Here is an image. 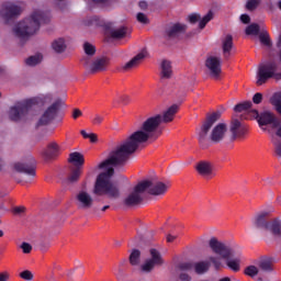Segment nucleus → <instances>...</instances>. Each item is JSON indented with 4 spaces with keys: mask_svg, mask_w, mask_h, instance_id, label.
I'll return each instance as SVG.
<instances>
[{
    "mask_svg": "<svg viewBox=\"0 0 281 281\" xmlns=\"http://www.w3.org/2000/svg\"><path fill=\"white\" fill-rule=\"evenodd\" d=\"M179 111V105L173 104L168 110H166L161 115H156L147 119L142 127L134 132L127 139H125L114 151H112L109 158L99 165V168L103 170L95 180L93 194L97 196H109V199H119L120 189L113 182H111V177H113L115 170L114 166H120L128 159L130 155H133L135 150L142 146L145 142H148L150 137H154L159 124L161 122L168 123L175 120Z\"/></svg>",
    "mask_w": 281,
    "mask_h": 281,
    "instance_id": "f257e3e1",
    "label": "nucleus"
},
{
    "mask_svg": "<svg viewBox=\"0 0 281 281\" xmlns=\"http://www.w3.org/2000/svg\"><path fill=\"white\" fill-rule=\"evenodd\" d=\"M53 100L54 95L52 93H45L19 101L9 109V120L12 122H27L34 117L33 106H45Z\"/></svg>",
    "mask_w": 281,
    "mask_h": 281,
    "instance_id": "f03ea898",
    "label": "nucleus"
},
{
    "mask_svg": "<svg viewBox=\"0 0 281 281\" xmlns=\"http://www.w3.org/2000/svg\"><path fill=\"white\" fill-rule=\"evenodd\" d=\"M50 19L52 13H49V11H43L41 9L34 10L30 16L13 26V36L20 38V41H25L30 38V36H34V34L41 30L43 23H49Z\"/></svg>",
    "mask_w": 281,
    "mask_h": 281,
    "instance_id": "7ed1b4c3",
    "label": "nucleus"
},
{
    "mask_svg": "<svg viewBox=\"0 0 281 281\" xmlns=\"http://www.w3.org/2000/svg\"><path fill=\"white\" fill-rule=\"evenodd\" d=\"M278 71V65L273 61L260 64L257 70V85L262 87L269 78H274L276 80H281V72Z\"/></svg>",
    "mask_w": 281,
    "mask_h": 281,
    "instance_id": "20e7f679",
    "label": "nucleus"
},
{
    "mask_svg": "<svg viewBox=\"0 0 281 281\" xmlns=\"http://www.w3.org/2000/svg\"><path fill=\"white\" fill-rule=\"evenodd\" d=\"M81 65H83L85 69L90 74H98V71H105L106 67H109V58L99 57L93 60L89 57H82Z\"/></svg>",
    "mask_w": 281,
    "mask_h": 281,
    "instance_id": "39448f33",
    "label": "nucleus"
},
{
    "mask_svg": "<svg viewBox=\"0 0 281 281\" xmlns=\"http://www.w3.org/2000/svg\"><path fill=\"white\" fill-rule=\"evenodd\" d=\"M147 188L148 183H138L134 190L127 196H125L123 201L124 205H127L128 207L138 205L140 201H144V192H146Z\"/></svg>",
    "mask_w": 281,
    "mask_h": 281,
    "instance_id": "423d86ee",
    "label": "nucleus"
},
{
    "mask_svg": "<svg viewBox=\"0 0 281 281\" xmlns=\"http://www.w3.org/2000/svg\"><path fill=\"white\" fill-rule=\"evenodd\" d=\"M60 104L63 101L60 99L56 100L50 104L42 114L37 122V126H47L56 115H58V111L60 110Z\"/></svg>",
    "mask_w": 281,
    "mask_h": 281,
    "instance_id": "0eeeda50",
    "label": "nucleus"
},
{
    "mask_svg": "<svg viewBox=\"0 0 281 281\" xmlns=\"http://www.w3.org/2000/svg\"><path fill=\"white\" fill-rule=\"evenodd\" d=\"M150 259H147L142 266L140 269L144 273H150L155 267H161L164 265V258H161V254L155 249H150Z\"/></svg>",
    "mask_w": 281,
    "mask_h": 281,
    "instance_id": "6e6552de",
    "label": "nucleus"
},
{
    "mask_svg": "<svg viewBox=\"0 0 281 281\" xmlns=\"http://www.w3.org/2000/svg\"><path fill=\"white\" fill-rule=\"evenodd\" d=\"M75 204L78 210H91L93 207V196L87 190H80L75 195Z\"/></svg>",
    "mask_w": 281,
    "mask_h": 281,
    "instance_id": "1a4fd4ad",
    "label": "nucleus"
},
{
    "mask_svg": "<svg viewBox=\"0 0 281 281\" xmlns=\"http://www.w3.org/2000/svg\"><path fill=\"white\" fill-rule=\"evenodd\" d=\"M140 183H147L146 192L148 194H151L153 196H161L166 192H168V189L170 188V183L161 182V181H150L145 180Z\"/></svg>",
    "mask_w": 281,
    "mask_h": 281,
    "instance_id": "9d476101",
    "label": "nucleus"
},
{
    "mask_svg": "<svg viewBox=\"0 0 281 281\" xmlns=\"http://www.w3.org/2000/svg\"><path fill=\"white\" fill-rule=\"evenodd\" d=\"M209 246L211 247L212 251L221 258H229L233 255L232 248L225 245L224 243L218 241L216 238H211L209 241Z\"/></svg>",
    "mask_w": 281,
    "mask_h": 281,
    "instance_id": "9b49d317",
    "label": "nucleus"
},
{
    "mask_svg": "<svg viewBox=\"0 0 281 281\" xmlns=\"http://www.w3.org/2000/svg\"><path fill=\"white\" fill-rule=\"evenodd\" d=\"M194 269L198 276H203L206 271L210 270V262L209 261H199L195 263L192 262H184L179 266L180 271H192Z\"/></svg>",
    "mask_w": 281,
    "mask_h": 281,
    "instance_id": "f8f14e48",
    "label": "nucleus"
},
{
    "mask_svg": "<svg viewBox=\"0 0 281 281\" xmlns=\"http://www.w3.org/2000/svg\"><path fill=\"white\" fill-rule=\"evenodd\" d=\"M221 117V112H215L206 117V121L203 123L201 128L198 131V137L200 142H203L207 134L210 133V128L214 126V123Z\"/></svg>",
    "mask_w": 281,
    "mask_h": 281,
    "instance_id": "ddd939ff",
    "label": "nucleus"
},
{
    "mask_svg": "<svg viewBox=\"0 0 281 281\" xmlns=\"http://www.w3.org/2000/svg\"><path fill=\"white\" fill-rule=\"evenodd\" d=\"M252 116L258 117V124L259 126H271L273 128L276 124L278 123V119L273 113L270 111H263L261 114H258V111L254 110L252 111Z\"/></svg>",
    "mask_w": 281,
    "mask_h": 281,
    "instance_id": "4468645a",
    "label": "nucleus"
},
{
    "mask_svg": "<svg viewBox=\"0 0 281 281\" xmlns=\"http://www.w3.org/2000/svg\"><path fill=\"white\" fill-rule=\"evenodd\" d=\"M267 216H269V212L267 211L257 213L251 220L252 227L255 229H270L271 221H268Z\"/></svg>",
    "mask_w": 281,
    "mask_h": 281,
    "instance_id": "2eb2a0df",
    "label": "nucleus"
},
{
    "mask_svg": "<svg viewBox=\"0 0 281 281\" xmlns=\"http://www.w3.org/2000/svg\"><path fill=\"white\" fill-rule=\"evenodd\" d=\"M22 9L15 3L7 2L2 5L0 14L4 21H10V19H14V16H19L21 14Z\"/></svg>",
    "mask_w": 281,
    "mask_h": 281,
    "instance_id": "dca6fc26",
    "label": "nucleus"
},
{
    "mask_svg": "<svg viewBox=\"0 0 281 281\" xmlns=\"http://www.w3.org/2000/svg\"><path fill=\"white\" fill-rule=\"evenodd\" d=\"M212 19H214V11H209L204 16H201V14L199 13H191L188 16L189 23H199L200 30H204L205 25H207V23L212 21Z\"/></svg>",
    "mask_w": 281,
    "mask_h": 281,
    "instance_id": "f3484780",
    "label": "nucleus"
},
{
    "mask_svg": "<svg viewBox=\"0 0 281 281\" xmlns=\"http://www.w3.org/2000/svg\"><path fill=\"white\" fill-rule=\"evenodd\" d=\"M205 67L213 78L221 76V57L209 56L205 61Z\"/></svg>",
    "mask_w": 281,
    "mask_h": 281,
    "instance_id": "a211bd4d",
    "label": "nucleus"
},
{
    "mask_svg": "<svg viewBox=\"0 0 281 281\" xmlns=\"http://www.w3.org/2000/svg\"><path fill=\"white\" fill-rule=\"evenodd\" d=\"M247 131V125L243 124L240 121L235 119L231 122L229 132L232 133L233 139L245 137Z\"/></svg>",
    "mask_w": 281,
    "mask_h": 281,
    "instance_id": "6ab92c4d",
    "label": "nucleus"
},
{
    "mask_svg": "<svg viewBox=\"0 0 281 281\" xmlns=\"http://www.w3.org/2000/svg\"><path fill=\"white\" fill-rule=\"evenodd\" d=\"M225 135H227V124L220 123L213 127L210 138L215 144H218V142H223V139H225Z\"/></svg>",
    "mask_w": 281,
    "mask_h": 281,
    "instance_id": "aec40b11",
    "label": "nucleus"
},
{
    "mask_svg": "<svg viewBox=\"0 0 281 281\" xmlns=\"http://www.w3.org/2000/svg\"><path fill=\"white\" fill-rule=\"evenodd\" d=\"M147 56H148V53L145 49H143L140 53L135 55L130 61L124 64L122 66V69H124V71H130V69H135V67H139V65H142V63H144V59Z\"/></svg>",
    "mask_w": 281,
    "mask_h": 281,
    "instance_id": "412c9836",
    "label": "nucleus"
},
{
    "mask_svg": "<svg viewBox=\"0 0 281 281\" xmlns=\"http://www.w3.org/2000/svg\"><path fill=\"white\" fill-rule=\"evenodd\" d=\"M147 56H148V53L145 49H143L140 53L135 55L130 61L124 64L122 66V69H124V71H130V69H135V67H139V65H142V63H144V59Z\"/></svg>",
    "mask_w": 281,
    "mask_h": 281,
    "instance_id": "4be33fe9",
    "label": "nucleus"
},
{
    "mask_svg": "<svg viewBox=\"0 0 281 281\" xmlns=\"http://www.w3.org/2000/svg\"><path fill=\"white\" fill-rule=\"evenodd\" d=\"M195 168L199 175L204 177V179H212L214 177V167L210 161H201L196 165Z\"/></svg>",
    "mask_w": 281,
    "mask_h": 281,
    "instance_id": "5701e85b",
    "label": "nucleus"
},
{
    "mask_svg": "<svg viewBox=\"0 0 281 281\" xmlns=\"http://www.w3.org/2000/svg\"><path fill=\"white\" fill-rule=\"evenodd\" d=\"M186 32V25L181 23H175V24H169L166 27L165 31V36L166 38H177L180 34H183Z\"/></svg>",
    "mask_w": 281,
    "mask_h": 281,
    "instance_id": "b1692460",
    "label": "nucleus"
},
{
    "mask_svg": "<svg viewBox=\"0 0 281 281\" xmlns=\"http://www.w3.org/2000/svg\"><path fill=\"white\" fill-rule=\"evenodd\" d=\"M14 170H16V172H22L23 175H27V177H36V169L32 165H27L24 162H16L14 165Z\"/></svg>",
    "mask_w": 281,
    "mask_h": 281,
    "instance_id": "393cba45",
    "label": "nucleus"
},
{
    "mask_svg": "<svg viewBox=\"0 0 281 281\" xmlns=\"http://www.w3.org/2000/svg\"><path fill=\"white\" fill-rule=\"evenodd\" d=\"M234 47V40L232 35H226L222 41V49L225 58L232 56V49Z\"/></svg>",
    "mask_w": 281,
    "mask_h": 281,
    "instance_id": "a878e982",
    "label": "nucleus"
},
{
    "mask_svg": "<svg viewBox=\"0 0 281 281\" xmlns=\"http://www.w3.org/2000/svg\"><path fill=\"white\" fill-rule=\"evenodd\" d=\"M160 76L168 80V78H172V64L168 60H162L160 64Z\"/></svg>",
    "mask_w": 281,
    "mask_h": 281,
    "instance_id": "bb28decb",
    "label": "nucleus"
},
{
    "mask_svg": "<svg viewBox=\"0 0 281 281\" xmlns=\"http://www.w3.org/2000/svg\"><path fill=\"white\" fill-rule=\"evenodd\" d=\"M59 153L60 147L58 146V144L50 143L47 146V149L44 151V157H46L47 159H54V157H56V155H58Z\"/></svg>",
    "mask_w": 281,
    "mask_h": 281,
    "instance_id": "cd10ccee",
    "label": "nucleus"
},
{
    "mask_svg": "<svg viewBox=\"0 0 281 281\" xmlns=\"http://www.w3.org/2000/svg\"><path fill=\"white\" fill-rule=\"evenodd\" d=\"M68 161L80 168V166L85 164V156L78 151H75L69 155Z\"/></svg>",
    "mask_w": 281,
    "mask_h": 281,
    "instance_id": "c85d7f7f",
    "label": "nucleus"
},
{
    "mask_svg": "<svg viewBox=\"0 0 281 281\" xmlns=\"http://www.w3.org/2000/svg\"><path fill=\"white\" fill-rule=\"evenodd\" d=\"M128 34H131V30L125 26H121L111 31L112 38H125V36H128Z\"/></svg>",
    "mask_w": 281,
    "mask_h": 281,
    "instance_id": "c756f323",
    "label": "nucleus"
},
{
    "mask_svg": "<svg viewBox=\"0 0 281 281\" xmlns=\"http://www.w3.org/2000/svg\"><path fill=\"white\" fill-rule=\"evenodd\" d=\"M52 47H53L54 52H56L57 54H63V52L65 49H67V44L65 43V38L59 37V38L55 40L52 43Z\"/></svg>",
    "mask_w": 281,
    "mask_h": 281,
    "instance_id": "7c9ffc66",
    "label": "nucleus"
},
{
    "mask_svg": "<svg viewBox=\"0 0 281 281\" xmlns=\"http://www.w3.org/2000/svg\"><path fill=\"white\" fill-rule=\"evenodd\" d=\"M25 63L29 67H36V65H41L43 63V55L35 54L25 59Z\"/></svg>",
    "mask_w": 281,
    "mask_h": 281,
    "instance_id": "2f4dec72",
    "label": "nucleus"
},
{
    "mask_svg": "<svg viewBox=\"0 0 281 281\" xmlns=\"http://www.w3.org/2000/svg\"><path fill=\"white\" fill-rule=\"evenodd\" d=\"M83 50L86 56H83V58H91V56L95 55V46L89 42H86L83 44Z\"/></svg>",
    "mask_w": 281,
    "mask_h": 281,
    "instance_id": "473e14b6",
    "label": "nucleus"
},
{
    "mask_svg": "<svg viewBox=\"0 0 281 281\" xmlns=\"http://www.w3.org/2000/svg\"><path fill=\"white\" fill-rule=\"evenodd\" d=\"M271 104L277 109L278 113L281 115V92H277L270 99Z\"/></svg>",
    "mask_w": 281,
    "mask_h": 281,
    "instance_id": "72a5a7b5",
    "label": "nucleus"
},
{
    "mask_svg": "<svg viewBox=\"0 0 281 281\" xmlns=\"http://www.w3.org/2000/svg\"><path fill=\"white\" fill-rule=\"evenodd\" d=\"M80 175H82V169H80V167H77L70 172L68 177V183H76L78 179H80Z\"/></svg>",
    "mask_w": 281,
    "mask_h": 281,
    "instance_id": "f704fd0d",
    "label": "nucleus"
},
{
    "mask_svg": "<svg viewBox=\"0 0 281 281\" xmlns=\"http://www.w3.org/2000/svg\"><path fill=\"white\" fill-rule=\"evenodd\" d=\"M259 40L262 45H266L267 47H271V38L269 37V33L267 30L261 29V32L259 34Z\"/></svg>",
    "mask_w": 281,
    "mask_h": 281,
    "instance_id": "c9c22d12",
    "label": "nucleus"
},
{
    "mask_svg": "<svg viewBox=\"0 0 281 281\" xmlns=\"http://www.w3.org/2000/svg\"><path fill=\"white\" fill-rule=\"evenodd\" d=\"M246 34L248 36H258L260 34V25L252 23L246 27Z\"/></svg>",
    "mask_w": 281,
    "mask_h": 281,
    "instance_id": "e433bc0d",
    "label": "nucleus"
},
{
    "mask_svg": "<svg viewBox=\"0 0 281 281\" xmlns=\"http://www.w3.org/2000/svg\"><path fill=\"white\" fill-rule=\"evenodd\" d=\"M142 257V252L137 249L132 250L130 255V262L133 265V267H136V265H139V258Z\"/></svg>",
    "mask_w": 281,
    "mask_h": 281,
    "instance_id": "4c0bfd02",
    "label": "nucleus"
},
{
    "mask_svg": "<svg viewBox=\"0 0 281 281\" xmlns=\"http://www.w3.org/2000/svg\"><path fill=\"white\" fill-rule=\"evenodd\" d=\"M270 232L274 233L277 236H280L281 234V224L280 221L274 220V221H270Z\"/></svg>",
    "mask_w": 281,
    "mask_h": 281,
    "instance_id": "58836bf2",
    "label": "nucleus"
},
{
    "mask_svg": "<svg viewBox=\"0 0 281 281\" xmlns=\"http://www.w3.org/2000/svg\"><path fill=\"white\" fill-rule=\"evenodd\" d=\"M259 268L261 271H271L272 266H271V259L265 258L259 261Z\"/></svg>",
    "mask_w": 281,
    "mask_h": 281,
    "instance_id": "ea45409f",
    "label": "nucleus"
},
{
    "mask_svg": "<svg viewBox=\"0 0 281 281\" xmlns=\"http://www.w3.org/2000/svg\"><path fill=\"white\" fill-rule=\"evenodd\" d=\"M226 265L232 271H240V261L238 259H228Z\"/></svg>",
    "mask_w": 281,
    "mask_h": 281,
    "instance_id": "a19ab883",
    "label": "nucleus"
},
{
    "mask_svg": "<svg viewBox=\"0 0 281 281\" xmlns=\"http://www.w3.org/2000/svg\"><path fill=\"white\" fill-rule=\"evenodd\" d=\"M248 109H251V102L250 101H246L244 103H239L235 106V111L237 113H241V111H248Z\"/></svg>",
    "mask_w": 281,
    "mask_h": 281,
    "instance_id": "79ce46f5",
    "label": "nucleus"
},
{
    "mask_svg": "<svg viewBox=\"0 0 281 281\" xmlns=\"http://www.w3.org/2000/svg\"><path fill=\"white\" fill-rule=\"evenodd\" d=\"M260 5V0H247L246 2V9L249 10V12H254L256 8Z\"/></svg>",
    "mask_w": 281,
    "mask_h": 281,
    "instance_id": "37998d69",
    "label": "nucleus"
},
{
    "mask_svg": "<svg viewBox=\"0 0 281 281\" xmlns=\"http://www.w3.org/2000/svg\"><path fill=\"white\" fill-rule=\"evenodd\" d=\"M245 273H246V276L254 278V277L258 276V267L249 266L246 268Z\"/></svg>",
    "mask_w": 281,
    "mask_h": 281,
    "instance_id": "c03bdc74",
    "label": "nucleus"
},
{
    "mask_svg": "<svg viewBox=\"0 0 281 281\" xmlns=\"http://www.w3.org/2000/svg\"><path fill=\"white\" fill-rule=\"evenodd\" d=\"M20 278H22V280L32 281L34 280V273L30 270H24L20 273Z\"/></svg>",
    "mask_w": 281,
    "mask_h": 281,
    "instance_id": "a18cd8bd",
    "label": "nucleus"
},
{
    "mask_svg": "<svg viewBox=\"0 0 281 281\" xmlns=\"http://www.w3.org/2000/svg\"><path fill=\"white\" fill-rule=\"evenodd\" d=\"M272 131H274L276 132V136L280 137V139H281V122H280V120L277 121L274 126H272Z\"/></svg>",
    "mask_w": 281,
    "mask_h": 281,
    "instance_id": "49530a36",
    "label": "nucleus"
},
{
    "mask_svg": "<svg viewBox=\"0 0 281 281\" xmlns=\"http://www.w3.org/2000/svg\"><path fill=\"white\" fill-rule=\"evenodd\" d=\"M136 19H137L138 23H143L144 25H146V23H148V16H146V14H144V13H137Z\"/></svg>",
    "mask_w": 281,
    "mask_h": 281,
    "instance_id": "de8ad7c7",
    "label": "nucleus"
},
{
    "mask_svg": "<svg viewBox=\"0 0 281 281\" xmlns=\"http://www.w3.org/2000/svg\"><path fill=\"white\" fill-rule=\"evenodd\" d=\"M23 250V254H30L32 251V245H30L29 243H22L20 246Z\"/></svg>",
    "mask_w": 281,
    "mask_h": 281,
    "instance_id": "09e8293b",
    "label": "nucleus"
},
{
    "mask_svg": "<svg viewBox=\"0 0 281 281\" xmlns=\"http://www.w3.org/2000/svg\"><path fill=\"white\" fill-rule=\"evenodd\" d=\"M103 121H104V116H102L100 114H95L92 117V124H94V125L102 124Z\"/></svg>",
    "mask_w": 281,
    "mask_h": 281,
    "instance_id": "8fccbe9b",
    "label": "nucleus"
},
{
    "mask_svg": "<svg viewBox=\"0 0 281 281\" xmlns=\"http://www.w3.org/2000/svg\"><path fill=\"white\" fill-rule=\"evenodd\" d=\"M252 102L255 104H260L262 102V93L257 92L252 98Z\"/></svg>",
    "mask_w": 281,
    "mask_h": 281,
    "instance_id": "3c124183",
    "label": "nucleus"
},
{
    "mask_svg": "<svg viewBox=\"0 0 281 281\" xmlns=\"http://www.w3.org/2000/svg\"><path fill=\"white\" fill-rule=\"evenodd\" d=\"M210 260L214 265L215 269H220L221 268V259L211 257Z\"/></svg>",
    "mask_w": 281,
    "mask_h": 281,
    "instance_id": "603ef678",
    "label": "nucleus"
},
{
    "mask_svg": "<svg viewBox=\"0 0 281 281\" xmlns=\"http://www.w3.org/2000/svg\"><path fill=\"white\" fill-rule=\"evenodd\" d=\"M180 280L182 281H191L192 280V277H190L188 273L186 272H182L180 273Z\"/></svg>",
    "mask_w": 281,
    "mask_h": 281,
    "instance_id": "864d4df0",
    "label": "nucleus"
},
{
    "mask_svg": "<svg viewBox=\"0 0 281 281\" xmlns=\"http://www.w3.org/2000/svg\"><path fill=\"white\" fill-rule=\"evenodd\" d=\"M120 101L122 102V104H128V102H131V97L124 94L120 98Z\"/></svg>",
    "mask_w": 281,
    "mask_h": 281,
    "instance_id": "5fc2aeb1",
    "label": "nucleus"
},
{
    "mask_svg": "<svg viewBox=\"0 0 281 281\" xmlns=\"http://www.w3.org/2000/svg\"><path fill=\"white\" fill-rule=\"evenodd\" d=\"M240 21H241V23L247 24L251 21V18H249V15H247V14H241L240 15Z\"/></svg>",
    "mask_w": 281,
    "mask_h": 281,
    "instance_id": "6e6d98bb",
    "label": "nucleus"
},
{
    "mask_svg": "<svg viewBox=\"0 0 281 281\" xmlns=\"http://www.w3.org/2000/svg\"><path fill=\"white\" fill-rule=\"evenodd\" d=\"M82 116V111L75 109L72 112L74 120H78V117Z\"/></svg>",
    "mask_w": 281,
    "mask_h": 281,
    "instance_id": "4d7b16f0",
    "label": "nucleus"
},
{
    "mask_svg": "<svg viewBox=\"0 0 281 281\" xmlns=\"http://www.w3.org/2000/svg\"><path fill=\"white\" fill-rule=\"evenodd\" d=\"M273 144L276 146L277 155L281 157V143H278L277 140H273Z\"/></svg>",
    "mask_w": 281,
    "mask_h": 281,
    "instance_id": "13d9d810",
    "label": "nucleus"
},
{
    "mask_svg": "<svg viewBox=\"0 0 281 281\" xmlns=\"http://www.w3.org/2000/svg\"><path fill=\"white\" fill-rule=\"evenodd\" d=\"M88 139H90L91 144H95V142H98V135H95L94 133H90Z\"/></svg>",
    "mask_w": 281,
    "mask_h": 281,
    "instance_id": "bf43d9fd",
    "label": "nucleus"
},
{
    "mask_svg": "<svg viewBox=\"0 0 281 281\" xmlns=\"http://www.w3.org/2000/svg\"><path fill=\"white\" fill-rule=\"evenodd\" d=\"M25 212V207L23 206H18L14 209V214H23Z\"/></svg>",
    "mask_w": 281,
    "mask_h": 281,
    "instance_id": "052dcab7",
    "label": "nucleus"
},
{
    "mask_svg": "<svg viewBox=\"0 0 281 281\" xmlns=\"http://www.w3.org/2000/svg\"><path fill=\"white\" fill-rule=\"evenodd\" d=\"M138 5L140 10H146V8H148V3L146 1H140Z\"/></svg>",
    "mask_w": 281,
    "mask_h": 281,
    "instance_id": "680f3d73",
    "label": "nucleus"
},
{
    "mask_svg": "<svg viewBox=\"0 0 281 281\" xmlns=\"http://www.w3.org/2000/svg\"><path fill=\"white\" fill-rule=\"evenodd\" d=\"M176 239H177V236H175V235L167 236V243H175Z\"/></svg>",
    "mask_w": 281,
    "mask_h": 281,
    "instance_id": "e2e57ef3",
    "label": "nucleus"
},
{
    "mask_svg": "<svg viewBox=\"0 0 281 281\" xmlns=\"http://www.w3.org/2000/svg\"><path fill=\"white\" fill-rule=\"evenodd\" d=\"M9 278L8 273H0V281H8Z\"/></svg>",
    "mask_w": 281,
    "mask_h": 281,
    "instance_id": "0e129e2a",
    "label": "nucleus"
},
{
    "mask_svg": "<svg viewBox=\"0 0 281 281\" xmlns=\"http://www.w3.org/2000/svg\"><path fill=\"white\" fill-rule=\"evenodd\" d=\"M81 135H82V137H83L85 139H88L89 136L91 135V133H87V131L82 130V131H81Z\"/></svg>",
    "mask_w": 281,
    "mask_h": 281,
    "instance_id": "69168bd1",
    "label": "nucleus"
},
{
    "mask_svg": "<svg viewBox=\"0 0 281 281\" xmlns=\"http://www.w3.org/2000/svg\"><path fill=\"white\" fill-rule=\"evenodd\" d=\"M106 210H109V205L102 207V212H106Z\"/></svg>",
    "mask_w": 281,
    "mask_h": 281,
    "instance_id": "338daca9",
    "label": "nucleus"
},
{
    "mask_svg": "<svg viewBox=\"0 0 281 281\" xmlns=\"http://www.w3.org/2000/svg\"><path fill=\"white\" fill-rule=\"evenodd\" d=\"M278 5H279V8H280V10H281V0L278 2Z\"/></svg>",
    "mask_w": 281,
    "mask_h": 281,
    "instance_id": "774afa93",
    "label": "nucleus"
}]
</instances>
